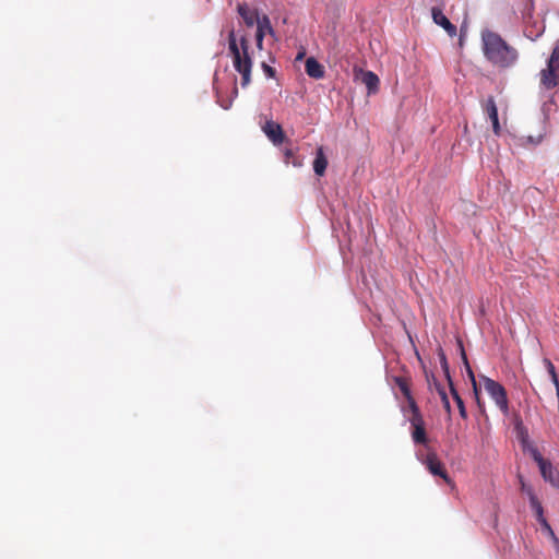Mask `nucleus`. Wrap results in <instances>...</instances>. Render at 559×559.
Instances as JSON below:
<instances>
[{
	"instance_id": "obj_1",
	"label": "nucleus",
	"mask_w": 559,
	"mask_h": 559,
	"mask_svg": "<svg viewBox=\"0 0 559 559\" xmlns=\"http://www.w3.org/2000/svg\"><path fill=\"white\" fill-rule=\"evenodd\" d=\"M483 51L486 59L495 67L507 69L513 67L518 50L510 46L498 33L486 29L481 33Z\"/></svg>"
},
{
	"instance_id": "obj_2",
	"label": "nucleus",
	"mask_w": 559,
	"mask_h": 559,
	"mask_svg": "<svg viewBox=\"0 0 559 559\" xmlns=\"http://www.w3.org/2000/svg\"><path fill=\"white\" fill-rule=\"evenodd\" d=\"M228 48L233 58L235 70L241 75V86L247 87L251 83V71L253 61L249 52V40L246 36H241L239 40L236 38L234 31L228 34Z\"/></svg>"
},
{
	"instance_id": "obj_3",
	"label": "nucleus",
	"mask_w": 559,
	"mask_h": 559,
	"mask_svg": "<svg viewBox=\"0 0 559 559\" xmlns=\"http://www.w3.org/2000/svg\"><path fill=\"white\" fill-rule=\"evenodd\" d=\"M539 85L547 91L559 86V45L552 48L546 67L539 72Z\"/></svg>"
},
{
	"instance_id": "obj_4",
	"label": "nucleus",
	"mask_w": 559,
	"mask_h": 559,
	"mask_svg": "<svg viewBox=\"0 0 559 559\" xmlns=\"http://www.w3.org/2000/svg\"><path fill=\"white\" fill-rule=\"evenodd\" d=\"M483 382L486 392L495 402L496 406L501 411L504 416L509 415V400L507 391L502 384L488 377H483Z\"/></svg>"
},
{
	"instance_id": "obj_5",
	"label": "nucleus",
	"mask_w": 559,
	"mask_h": 559,
	"mask_svg": "<svg viewBox=\"0 0 559 559\" xmlns=\"http://www.w3.org/2000/svg\"><path fill=\"white\" fill-rule=\"evenodd\" d=\"M423 463L433 476L443 478L449 485L452 484V479L449 477L443 463L439 460L436 452H428Z\"/></svg>"
},
{
	"instance_id": "obj_6",
	"label": "nucleus",
	"mask_w": 559,
	"mask_h": 559,
	"mask_svg": "<svg viewBox=\"0 0 559 559\" xmlns=\"http://www.w3.org/2000/svg\"><path fill=\"white\" fill-rule=\"evenodd\" d=\"M265 35H270L275 40L277 39L276 33L271 24V20L267 15H262V17L258 21L257 32H255V44L259 50L263 49V40Z\"/></svg>"
},
{
	"instance_id": "obj_7",
	"label": "nucleus",
	"mask_w": 559,
	"mask_h": 559,
	"mask_svg": "<svg viewBox=\"0 0 559 559\" xmlns=\"http://www.w3.org/2000/svg\"><path fill=\"white\" fill-rule=\"evenodd\" d=\"M262 131L267 136V139L276 146L286 142V136L282 126L273 120H267L262 126ZM287 143L290 142L287 141Z\"/></svg>"
},
{
	"instance_id": "obj_8",
	"label": "nucleus",
	"mask_w": 559,
	"mask_h": 559,
	"mask_svg": "<svg viewBox=\"0 0 559 559\" xmlns=\"http://www.w3.org/2000/svg\"><path fill=\"white\" fill-rule=\"evenodd\" d=\"M412 430V438L416 444H426L428 442L425 421L423 416H417L415 418H409Z\"/></svg>"
},
{
	"instance_id": "obj_9",
	"label": "nucleus",
	"mask_w": 559,
	"mask_h": 559,
	"mask_svg": "<svg viewBox=\"0 0 559 559\" xmlns=\"http://www.w3.org/2000/svg\"><path fill=\"white\" fill-rule=\"evenodd\" d=\"M432 21L441 26L450 37L456 35V26L450 22V20L443 14L442 9L433 7L431 9Z\"/></svg>"
},
{
	"instance_id": "obj_10",
	"label": "nucleus",
	"mask_w": 559,
	"mask_h": 559,
	"mask_svg": "<svg viewBox=\"0 0 559 559\" xmlns=\"http://www.w3.org/2000/svg\"><path fill=\"white\" fill-rule=\"evenodd\" d=\"M356 78L366 85L369 94L378 92L380 80L378 75L372 71L359 70V73L356 74Z\"/></svg>"
},
{
	"instance_id": "obj_11",
	"label": "nucleus",
	"mask_w": 559,
	"mask_h": 559,
	"mask_svg": "<svg viewBox=\"0 0 559 559\" xmlns=\"http://www.w3.org/2000/svg\"><path fill=\"white\" fill-rule=\"evenodd\" d=\"M484 109L487 112L488 118L491 120L495 134L499 135L501 128H500L499 118H498V109L496 106L495 98L492 96H489L487 98Z\"/></svg>"
},
{
	"instance_id": "obj_12",
	"label": "nucleus",
	"mask_w": 559,
	"mask_h": 559,
	"mask_svg": "<svg viewBox=\"0 0 559 559\" xmlns=\"http://www.w3.org/2000/svg\"><path fill=\"white\" fill-rule=\"evenodd\" d=\"M239 15L242 17L247 26L258 25V21L262 17L257 10H251L247 3H239L237 7Z\"/></svg>"
},
{
	"instance_id": "obj_13",
	"label": "nucleus",
	"mask_w": 559,
	"mask_h": 559,
	"mask_svg": "<svg viewBox=\"0 0 559 559\" xmlns=\"http://www.w3.org/2000/svg\"><path fill=\"white\" fill-rule=\"evenodd\" d=\"M527 496H528L532 509L535 510V512H536L538 521L543 524L544 527H546L551 533V535H554L551 527L549 526L548 522L546 521V519L543 515L542 503L539 502L538 498L534 493L533 488L527 489Z\"/></svg>"
},
{
	"instance_id": "obj_14",
	"label": "nucleus",
	"mask_w": 559,
	"mask_h": 559,
	"mask_svg": "<svg viewBox=\"0 0 559 559\" xmlns=\"http://www.w3.org/2000/svg\"><path fill=\"white\" fill-rule=\"evenodd\" d=\"M305 70L310 78L316 80L322 79L325 73L324 67L313 57L306 60Z\"/></svg>"
},
{
	"instance_id": "obj_15",
	"label": "nucleus",
	"mask_w": 559,
	"mask_h": 559,
	"mask_svg": "<svg viewBox=\"0 0 559 559\" xmlns=\"http://www.w3.org/2000/svg\"><path fill=\"white\" fill-rule=\"evenodd\" d=\"M539 471L543 478L559 490V471L555 468L550 462L545 466H542V469Z\"/></svg>"
},
{
	"instance_id": "obj_16",
	"label": "nucleus",
	"mask_w": 559,
	"mask_h": 559,
	"mask_svg": "<svg viewBox=\"0 0 559 559\" xmlns=\"http://www.w3.org/2000/svg\"><path fill=\"white\" fill-rule=\"evenodd\" d=\"M283 155H284V163L286 165H293L294 167H301L304 165V159L302 157H300L298 155V147H292V146H286L284 150H283Z\"/></svg>"
},
{
	"instance_id": "obj_17",
	"label": "nucleus",
	"mask_w": 559,
	"mask_h": 559,
	"mask_svg": "<svg viewBox=\"0 0 559 559\" xmlns=\"http://www.w3.org/2000/svg\"><path fill=\"white\" fill-rule=\"evenodd\" d=\"M328 167V158L324 154L323 147L317 148L316 157L313 160V171L318 176H323Z\"/></svg>"
},
{
	"instance_id": "obj_18",
	"label": "nucleus",
	"mask_w": 559,
	"mask_h": 559,
	"mask_svg": "<svg viewBox=\"0 0 559 559\" xmlns=\"http://www.w3.org/2000/svg\"><path fill=\"white\" fill-rule=\"evenodd\" d=\"M457 346H459V349H460V354H461V357H462V361L464 364V367L466 369V372H467V376L473 384V389H474V392L475 394L477 395L478 394V389H477V383H476V379H475V376H474V372L472 370V367L468 362V359H467V356H466V353H465V349H464V346H463V343L462 341H457Z\"/></svg>"
},
{
	"instance_id": "obj_19",
	"label": "nucleus",
	"mask_w": 559,
	"mask_h": 559,
	"mask_svg": "<svg viewBox=\"0 0 559 559\" xmlns=\"http://www.w3.org/2000/svg\"><path fill=\"white\" fill-rule=\"evenodd\" d=\"M449 388H450L451 395H452L453 400L455 401V403L457 405V408H459V412H460V416L463 419H466L467 418V412H466L464 402H463L462 397L460 396L459 392L456 391V389L454 388L453 381H450Z\"/></svg>"
},
{
	"instance_id": "obj_20",
	"label": "nucleus",
	"mask_w": 559,
	"mask_h": 559,
	"mask_svg": "<svg viewBox=\"0 0 559 559\" xmlns=\"http://www.w3.org/2000/svg\"><path fill=\"white\" fill-rule=\"evenodd\" d=\"M238 96V87L236 85V80L234 81V86H233V91H231V96L228 97V98H223L219 96V94L217 93V103L219 104V106L224 109H229L233 105V100Z\"/></svg>"
},
{
	"instance_id": "obj_21",
	"label": "nucleus",
	"mask_w": 559,
	"mask_h": 559,
	"mask_svg": "<svg viewBox=\"0 0 559 559\" xmlns=\"http://www.w3.org/2000/svg\"><path fill=\"white\" fill-rule=\"evenodd\" d=\"M438 357H439L440 365L443 370L444 377L448 380V383L450 384V381H452V378L450 374V368H449L447 356L441 347L438 348Z\"/></svg>"
},
{
	"instance_id": "obj_22",
	"label": "nucleus",
	"mask_w": 559,
	"mask_h": 559,
	"mask_svg": "<svg viewBox=\"0 0 559 559\" xmlns=\"http://www.w3.org/2000/svg\"><path fill=\"white\" fill-rule=\"evenodd\" d=\"M543 362L547 369L548 374L550 376L551 382L555 386H558L559 378L554 364L548 358H544Z\"/></svg>"
},
{
	"instance_id": "obj_23",
	"label": "nucleus",
	"mask_w": 559,
	"mask_h": 559,
	"mask_svg": "<svg viewBox=\"0 0 559 559\" xmlns=\"http://www.w3.org/2000/svg\"><path fill=\"white\" fill-rule=\"evenodd\" d=\"M425 376L429 389H435L438 392V394H440V390H444V388L440 384V382L432 372H428L427 370H425Z\"/></svg>"
},
{
	"instance_id": "obj_24",
	"label": "nucleus",
	"mask_w": 559,
	"mask_h": 559,
	"mask_svg": "<svg viewBox=\"0 0 559 559\" xmlns=\"http://www.w3.org/2000/svg\"><path fill=\"white\" fill-rule=\"evenodd\" d=\"M531 454L533 460L537 463L539 469H542V466H545L547 463H549V461L545 460L540 452L535 448L531 450Z\"/></svg>"
},
{
	"instance_id": "obj_25",
	"label": "nucleus",
	"mask_w": 559,
	"mask_h": 559,
	"mask_svg": "<svg viewBox=\"0 0 559 559\" xmlns=\"http://www.w3.org/2000/svg\"><path fill=\"white\" fill-rule=\"evenodd\" d=\"M396 383L401 390V392L403 393V395L408 399L412 396V393H411V390H409V386L407 384V382L404 380V379H396Z\"/></svg>"
},
{
	"instance_id": "obj_26",
	"label": "nucleus",
	"mask_w": 559,
	"mask_h": 559,
	"mask_svg": "<svg viewBox=\"0 0 559 559\" xmlns=\"http://www.w3.org/2000/svg\"><path fill=\"white\" fill-rule=\"evenodd\" d=\"M407 402H408V406H409V409L412 412V416L409 418H415L417 416H423L420 411H419V407L417 406L415 400L413 396L406 399Z\"/></svg>"
},
{
	"instance_id": "obj_27",
	"label": "nucleus",
	"mask_w": 559,
	"mask_h": 559,
	"mask_svg": "<svg viewBox=\"0 0 559 559\" xmlns=\"http://www.w3.org/2000/svg\"><path fill=\"white\" fill-rule=\"evenodd\" d=\"M439 395H440V399L442 401L445 412L450 415L451 414V405H450V401H449L445 390H440Z\"/></svg>"
},
{
	"instance_id": "obj_28",
	"label": "nucleus",
	"mask_w": 559,
	"mask_h": 559,
	"mask_svg": "<svg viewBox=\"0 0 559 559\" xmlns=\"http://www.w3.org/2000/svg\"><path fill=\"white\" fill-rule=\"evenodd\" d=\"M262 70L266 76L275 78V73H276L275 69L272 68L271 66H269L267 63H265V62L262 63Z\"/></svg>"
},
{
	"instance_id": "obj_29",
	"label": "nucleus",
	"mask_w": 559,
	"mask_h": 559,
	"mask_svg": "<svg viewBox=\"0 0 559 559\" xmlns=\"http://www.w3.org/2000/svg\"><path fill=\"white\" fill-rule=\"evenodd\" d=\"M520 483H521V490L527 495V489L532 488V487L526 485L522 478H520Z\"/></svg>"
},
{
	"instance_id": "obj_30",
	"label": "nucleus",
	"mask_w": 559,
	"mask_h": 559,
	"mask_svg": "<svg viewBox=\"0 0 559 559\" xmlns=\"http://www.w3.org/2000/svg\"><path fill=\"white\" fill-rule=\"evenodd\" d=\"M556 388V394H557V397L559 400V381H558V386H555Z\"/></svg>"
}]
</instances>
